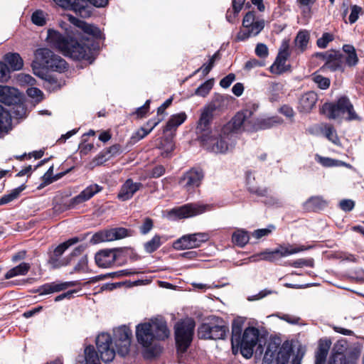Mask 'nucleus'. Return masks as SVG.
Returning a JSON list of instances; mask_svg holds the SVG:
<instances>
[{
  "mask_svg": "<svg viewBox=\"0 0 364 364\" xmlns=\"http://www.w3.org/2000/svg\"><path fill=\"white\" fill-rule=\"evenodd\" d=\"M68 20L75 28L69 26L65 22L60 23V27L65 31V35L53 30H48L47 41L55 49L61 52L64 55L75 60H88L92 55V48L90 45L81 43L77 41L76 28L85 34L99 38L101 37V31L94 25L89 24L80 20L72 15H67Z\"/></svg>",
  "mask_w": 364,
  "mask_h": 364,
  "instance_id": "1",
  "label": "nucleus"
},
{
  "mask_svg": "<svg viewBox=\"0 0 364 364\" xmlns=\"http://www.w3.org/2000/svg\"><path fill=\"white\" fill-rule=\"evenodd\" d=\"M232 353L239 352L245 358L264 353L262 364H301L306 346L301 343H231Z\"/></svg>",
  "mask_w": 364,
  "mask_h": 364,
  "instance_id": "2",
  "label": "nucleus"
},
{
  "mask_svg": "<svg viewBox=\"0 0 364 364\" xmlns=\"http://www.w3.org/2000/svg\"><path fill=\"white\" fill-rule=\"evenodd\" d=\"M116 344L117 343H96V348L93 345L86 346L83 352L76 357V364H101L100 357L104 363L111 362L116 355Z\"/></svg>",
  "mask_w": 364,
  "mask_h": 364,
  "instance_id": "3",
  "label": "nucleus"
},
{
  "mask_svg": "<svg viewBox=\"0 0 364 364\" xmlns=\"http://www.w3.org/2000/svg\"><path fill=\"white\" fill-rule=\"evenodd\" d=\"M170 336L166 322L162 319L153 318L136 326L137 341H164Z\"/></svg>",
  "mask_w": 364,
  "mask_h": 364,
  "instance_id": "4",
  "label": "nucleus"
},
{
  "mask_svg": "<svg viewBox=\"0 0 364 364\" xmlns=\"http://www.w3.org/2000/svg\"><path fill=\"white\" fill-rule=\"evenodd\" d=\"M229 127H223L220 132L202 134L201 139L205 148L215 153H225L235 146V137L228 133Z\"/></svg>",
  "mask_w": 364,
  "mask_h": 364,
  "instance_id": "5",
  "label": "nucleus"
},
{
  "mask_svg": "<svg viewBox=\"0 0 364 364\" xmlns=\"http://www.w3.org/2000/svg\"><path fill=\"white\" fill-rule=\"evenodd\" d=\"M323 114L331 119L345 118L346 120H359L353 106L346 97L339 98L336 102L325 103L323 105Z\"/></svg>",
  "mask_w": 364,
  "mask_h": 364,
  "instance_id": "6",
  "label": "nucleus"
},
{
  "mask_svg": "<svg viewBox=\"0 0 364 364\" xmlns=\"http://www.w3.org/2000/svg\"><path fill=\"white\" fill-rule=\"evenodd\" d=\"M360 348L350 346L348 343H335L328 364H356Z\"/></svg>",
  "mask_w": 364,
  "mask_h": 364,
  "instance_id": "7",
  "label": "nucleus"
},
{
  "mask_svg": "<svg viewBox=\"0 0 364 364\" xmlns=\"http://www.w3.org/2000/svg\"><path fill=\"white\" fill-rule=\"evenodd\" d=\"M316 56L325 60V64L320 68L321 71H341L345 69L343 53L339 51L329 50L323 53H318Z\"/></svg>",
  "mask_w": 364,
  "mask_h": 364,
  "instance_id": "8",
  "label": "nucleus"
},
{
  "mask_svg": "<svg viewBox=\"0 0 364 364\" xmlns=\"http://www.w3.org/2000/svg\"><path fill=\"white\" fill-rule=\"evenodd\" d=\"M252 112L245 109L237 112L232 120L224 127H229L228 133L235 136L234 132L242 130L250 131L252 129Z\"/></svg>",
  "mask_w": 364,
  "mask_h": 364,
  "instance_id": "9",
  "label": "nucleus"
},
{
  "mask_svg": "<svg viewBox=\"0 0 364 364\" xmlns=\"http://www.w3.org/2000/svg\"><path fill=\"white\" fill-rule=\"evenodd\" d=\"M204 177V173L200 168H193L186 171L179 179V185L187 192H193L198 188Z\"/></svg>",
  "mask_w": 364,
  "mask_h": 364,
  "instance_id": "10",
  "label": "nucleus"
},
{
  "mask_svg": "<svg viewBox=\"0 0 364 364\" xmlns=\"http://www.w3.org/2000/svg\"><path fill=\"white\" fill-rule=\"evenodd\" d=\"M208 240V235L198 232L182 236L173 243V247L176 250H186L196 248L203 242Z\"/></svg>",
  "mask_w": 364,
  "mask_h": 364,
  "instance_id": "11",
  "label": "nucleus"
},
{
  "mask_svg": "<svg viewBox=\"0 0 364 364\" xmlns=\"http://www.w3.org/2000/svg\"><path fill=\"white\" fill-rule=\"evenodd\" d=\"M210 210L211 206L210 205L188 203L172 209L170 211V214L175 215L178 218H186L202 214Z\"/></svg>",
  "mask_w": 364,
  "mask_h": 364,
  "instance_id": "12",
  "label": "nucleus"
},
{
  "mask_svg": "<svg viewBox=\"0 0 364 364\" xmlns=\"http://www.w3.org/2000/svg\"><path fill=\"white\" fill-rule=\"evenodd\" d=\"M304 250H306V248L304 247H294L291 245H280L277 249L273 251H264L261 252L259 256L260 259L274 262L280 257L296 254Z\"/></svg>",
  "mask_w": 364,
  "mask_h": 364,
  "instance_id": "13",
  "label": "nucleus"
},
{
  "mask_svg": "<svg viewBox=\"0 0 364 364\" xmlns=\"http://www.w3.org/2000/svg\"><path fill=\"white\" fill-rule=\"evenodd\" d=\"M228 332V329L224 326H210L203 323L198 328V335L200 339L207 340H224Z\"/></svg>",
  "mask_w": 364,
  "mask_h": 364,
  "instance_id": "14",
  "label": "nucleus"
},
{
  "mask_svg": "<svg viewBox=\"0 0 364 364\" xmlns=\"http://www.w3.org/2000/svg\"><path fill=\"white\" fill-rule=\"evenodd\" d=\"M195 323L192 320L177 322L175 325V341H192Z\"/></svg>",
  "mask_w": 364,
  "mask_h": 364,
  "instance_id": "15",
  "label": "nucleus"
},
{
  "mask_svg": "<svg viewBox=\"0 0 364 364\" xmlns=\"http://www.w3.org/2000/svg\"><path fill=\"white\" fill-rule=\"evenodd\" d=\"M142 188L143 184L141 183L134 182L132 178H128L121 186L117 198L122 201H127L131 199Z\"/></svg>",
  "mask_w": 364,
  "mask_h": 364,
  "instance_id": "16",
  "label": "nucleus"
},
{
  "mask_svg": "<svg viewBox=\"0 0 364 364\" xmlns=\"http://www.w3.org/2000/svg\"><path fill=\"white\" fill-rule=\"evenodd\" d=\"M117 258V250H102L96 253L95 259L98 267L107 268L112 266Z\"/></svg>",
  "mask_w": 364,
  "mask_h": 364,
  "instance_id": "17",
  "label": "nucleus"
},
{
  "mask_svg": "<svg viewBox=\"0 0 364 364\" xmlns=\"http://www.w3.org/2000/svg\"><path fill=\"white\" fill-rule=\"evenodd\" d=\"M77 282L72 281V282H50L46 283L38 287L36 292H38L40 295L49 294L55 292H59L63 290L67 289L69 287H75L77 284Z\"/></svg>",
  "mask_w": 364,
  "mask_h": 364,
  "instance_id": "18",
  "label": "nucleus"
},
{
  "mask_svg": "<svg viewBox=\"0 0 364 364\" xmlns=\"http://www.w3.org/2000/svg\"><path fill=\"white\" fill-rule=\"evenodd\" d=\"M264 23V20L262 18L256 20L252 24H250V27L240 30L237 34L236 39L243 41L251 36L258 35L263 30Z\"/></svg>",
  "mask_w": 364,
  "mask_h": 364,
  "instance_id": "19",
  "label": "nucleus"
},
{
  "mask_svg": "<svg viewBox=\"0 0 364 364\" xmlns=\"http://www.w3.org/2000/svg\"><path fill=\"white\" fill-rule=\"evenodd\" d=\"M317 100L318 96L315 92H307L299 98L297 109L300 112L309 113L315 107Z\"/></svg>",
  "mask_w": 364,
  "mask_h": 364,
  "instance_id": "20",
  "label": "nucleus"
},
{
  "mask_svg": "<svg viewBox=\"0 0 364 364\" xmlns=\"http://www.w3.org/2000/svg\"><path fill=\"white\" fill-rule=\"evenodd\" d=\"M102 190V187L98 184H91L82 191H81L77 196L73 198L70 200V204L74 206L90 200L96 193L100 192Z\"/></svg>",
  "mask_w": 364,
  "mask_h": 364,
  "instance_id": "21",
  "label": "nucleus"
},
{
  "mask_svg": "<svg viewBox=\"0 0 364 364\" xmlns=\"http://www.w3.org/2000/svg\"><path fill=\"white\" fill-rule=\"evenodd\" d=\"M20 101L18 90L9 86L0 85V102L11 105L17 104Z\"/></svg>",
  "mask_w": 364,
  "mask_h": 364,
  "instance_id": "22",
  "label": "nucleus"
},
{
  "mask_svg": "<svg viewBox=\"0 0 364 364\" xmlns=\"http://www.w3.org/2000/svg\"><path fill=\"white\" fill-rule=\"evenodd\" d=\"M58 6L75 11L82 18L89 17L88 12L82 8L80 0H53Z\"/></svg>",
  "mask_w": 364,
  "mask_h": 364,
  "instance_id": "23",
  "label": "nucleus"
},
{
  "mask_svg": "<svg viewBox=\"0 0 364 364\" xmlns=\"http://www.w3.org/2000/svg\"><path fill=\"white\" fill-rule=\"evenodd\" d=\"M54 53L48 48H39L35 53V61L33 62V70H35L37 68L41 67L45 68L52 58Z\"/></svg>",
  "mask_w": 364,
  "mask_h": 364,
  "instance_id": "24",
  "label": "nucleus"
},
{
  "mask_svg": "<svg viewBox=\"0 0 364 364\" xmlns=\"http://www.w3.org/2000/svg\"><path fill=\"white\" fill-rule=\"evenodd\" d=\"M215 110L214 105H209L203 110L197 125L198 132H204L208 130L213 119V112Z\"/></svg>",
  "mask_w": 364,
  "mask_h": 364,
  "instance_id": "25",
  "label": "nucleus"
},
{
  "mask_svg": "<svg viewBox=\"0 0 364 364\" xmlns=\"http://www.w3.org/2000/svg\"><path fill=\"white\" fill-rule=\"evenodd\" d=\"M143 355L146 358H151L159 355L162 350L159 343H139Z\"/></svg>",
  "mask_w": 364,
  "mask_h": 364,
  "instance_id": "26",
  "label": "nucleus"
},
{
  "mask_svg": "<svg viewBox=\"0 0 364 364\" xmlns=\"http://www.w3.org/2000/svg\"><path fill=\"white\" fill-rule=\"evenodd\" d=\"M328 205V202L321 196H312L304 203V208L308 211H316L322 210Z\"/></svg>",
  "mask_w": 364,
  "mask_h": 364,
  "instance_id": "27",
  "label": "nucleus"
},
{
  "mask_svg": "<svg viewBox=\"0 0 364 364\" xmlns=\"http://www.w3.org/2000/svg\"><path fill=\"white\" fill-rule=\"evenodd\" d=\"M343 58H344L345 66L353 67L358 63V58L355 48L351 45H344L343 46Z\"/></svg>",
  "mask_w": 364,
  "mask_h": 364,
  "instance_id": "28",
  "label": "nucleus"
},
{
  "mask_svg": "<svg viewBox=\"0 0 364 364\" xmlns=\"http://www.w3.org/2000/svg\"><path fill=\"white\" fill-rule=\"evenodd\" d=\"M11 129V117L0 105V137L7 134Z\"/></svg>",
  "mask_w": 364,
  "mask_h": 364,
  "instance_id": "29",
  "label": "nucleus"
},
{
  "mask_svg": "<svg viewBox=\"0 0 364 364\" xmlns=\"http://www.w3.org/2000/svg\"><path fill=\"white\" fill-rule=\"evenodd\" d=\"M320 129L321 134L325 136L330 141L336 146H341V143L338 136L337 132L332 124H322L321 125Z\"/></svg>",
  "mask_w": 364,
  "mask_h": 364,
  "instance_id": "30",
  "label": "nucleus"
},
{
  "mask_svg": "<svg viewBox=\"0 0 364 364\" xmlns=\"http://www.w3.org/2000/svg\"><path fill=\"white\" fill-rule=\"evenodd\" d=\"M310 40V33L306 30L299 31L295 38L294 44L295 47L300 52L305 51L307 48Z\"/></svg>",
  "mask_w": 364,
  "mask_h": 364,
  "instance_id": "31",
  "label": "nucleus"
},
{
  "mask_svg": "<svg viewBox=\"0 0 364 364\" xmlns=\"http://www.w3.org/2000/svg\"><path fill=\"white\" fill-rule=\"evenodd\" d=\"M331 343H319L315 352V364H325Z\"/></svg>",
  "mask_w": 364,
  "mask_h": 364,
  "instance_id": "32",
  "label": "nucleus"
},
{
  "mask_svg": "<svg viewBox=\"0 0 364 364\" xmlns=\"http://www.w3.org/2000/svg\"><path fill=\"white\" fill-rule=\"evenodd\" d=\"M114 338L118 341H131L132 331L129 327L123 325L113 330Z\"/></svg>",
  "mask_w": 364,
  "mask_h": 364,
  "instance_id": "33",
  "label": "nucleus"
},
{
  "mask_svg": "<svg viewBox=\"0 0 364 364\" xmlns=\"http://www.w3.org/2000/svg\"><path fill=\"white\" fill-rule=\"evenodd\" d=\"M186 117L187 116L185 112L172 115L166 123L164 132H170L176 129L185 122Z\"/></svg>",
  "mask_w": 364,
  "mask_h": 364,
  "instance_id": "34",
  "label": "nucleus"
},
{
  "mask_svg": "<svg viewBox=\"0 0 364 364\" xmlns=\"http://www.w3.org/2000/svg\"><path fill=\"white\" fill-rule=\"evenodd\" d=\"M45 68L51 71L62 73L67 68V63L61 57L54 55Z\"/></svg>",
  "mask_w": 364,
  "mask_h": 364,
  "instance_id": "35",
  "label": "nucleus"
},
{
  "mask_svg": "<svg viewBox=\"0 0 364 364\" xmlns=\"http://www.w3.org/2000/svg\"><path fill=\"white\" fill-rule=\"evenodd\" d=\"M4 60L9 64L12 70H19L23 66V61L18 53H7Z\"/></svg>",
  "mask_w": 364,
  "mask_h": 364,
  "instance_id": "36",
  "label": "nucleus"
},
{
  "mask_svg": "<svg viewBox=\"0 0 364 364\" xmlns=\"http://www.w3.org/2000/svg\"><path fill=\"white\" fill-rule=\"evenodd\" d=\"M31 268V265L26 262H22L19 265L9 269L5 274L6 279H11L17 276L26 275Z\"/></svg>",
  "mask_w": 364,
  "mask_h": 364,
  "instance_id": "37",
  "label": "nucleus"
},
{
  "mask_svg": "<svg viewBox=\"0 0 364 364\" xmlns=\"http://www.w3.org/2000/svg\"><path fill=\"white\" fill-rule=\"evenodd\" d=\"M282 120L277 117H269L266 119H262L255 124H252V129H267L274 127L276 124H281Z\"/></svg>",
  "mask_w": 364,
  "mask_h": 364,
  "instance_id": "38",
  "label": "nucleus"
},
{
  "mask_svg": "<svg viewBox=\"0 0 364 364\" xmlns=\"http://www.w3.org/2000/svg\"><path fill=\"white\" fill-rule=\"evenodd\" d=\"M249 240V234L244 230L238 229L232 233V241L238 247H245V245L248 242Z\"/></svg>",
  "mask_w": 364,
  "mask_h": 364,
  "instance_id": "39",
  "label": "nucleus"
},
{
  "mask_svg": "<svg viewBox=\"0 0 364 364\" xmlns=\"http://www.w3.org/2000/svg\"><path fill=\"white\" fill-rule=\"evenodd\" d=\"M163 238L164 237L159 235H154L150 240L144 244L145 252L150 254L156 251L162 245L164 242Z\"/></svg>",
  "mask_w": 364,
  "mask_h": 364,
  "instance_id": "40",
  "label": "nucleus"
},
{
  "mask_svg": "<svg viewBox=\"0 0 364 364\" xmlns=\"http://www.w3.org/2000/svg\"><path fill=\"white\" fill-rule=\"evenodd\" d=\"M244 321L239 318L235 319L232 323V338L230 341H240Z\"/></svg>",
  "mask_w": 364,
  "mask_h": 364,
  "instance_id": "41",
  "label": "nucleus"
},
{
  "mask_svg": "<svg viewBox=\"0 0 364 364\" xmlns=\"http://www.w3.org/2000/svg\"><path fill=\"white\" fill-rule=\"evenodd\" d=\"M283 90L282 84L279 82H272L269 87V98L271 102L279 100L280 94Z\"/></svg>",
  "mask_w": 364,
  "mask_h": 364,
  "instance_id": "42",
  "label": "nucleus"
},
{
  "mask_svg": "<svg viewBox=\"0 0 364 364\" xmlns=\"http://www.w3.org/2000/svg\"><path fill=\"white\" fill-rule=\"evenodd\" d=\"M259 331L255 327H247L245 329L240 341H259Z\"/></svg>",
  "mask_w": 364,
  "mask_h": 364,
  "instance_id": "43",
  "label": "nucleus"
},
{
  "mask_svg": "<svg viewBox=\"0 0 364 364\" xmlns=\"http://www.w3.org/2000/svg\"><path fill=\"white\" fill-rule=\"evenodd\" d=\"M213 85V79L206 80L196 90L195 95L203 97H206L212 90Z\"/></svg>",
  "mask_w": 364,
  "mask_h": 364,
  "instance_id": "44",
  "label": "nucleus"
},
{
  "mask_svg": "<svg viewBox=\"0 0 364 364\" xmlns=\"http://www.w3.org/2000/svg\"><path fill=\"white\" fill-rule=\"evenodd\" d=\"M109 241L120 240L128 236V230L124 228L108 230Z\"/></svg>",
  "mask_w": 364,
  "mask_h": 364,
  "instance_id": "45",
  "label": "nucleus"
},
{
  "mask_svg": "<svg viewBox=\"0 0 364 364\" xmlns=\"http://www.w3.org/2000/svg\"><path fill=\"white\" fill-rule=\"evenodd\" d=\"M80 3H82V8L88 12L90 17L92 14V10L88 6L89 3L96 7H104L107 4L108 0H80Z\"/></svg>",
  "mask_w": 364,
  "mask_h": 364,
  "instance_id": "46",
  "label": "nucleus"
},
{
  "mask_svg": "<svg viewBox=\"0 0 364 364\" xmlns=\"http://www.w3.org/2000/svg\"><path fill=\"white\" fill-rule=\"evenodd\" d=\"M312 80L317 84L318 87L322 90H326L330 86V80L328 77L318 75L316 73L311 75Z\"/></svg>",
  "mask_w": 364,
  "mask_h": 364,
  "instance_id": "47",
  "label": "nucleus"
},
{
  "mask_svg": "<svg viewBox=\"0 0 364 364\" xmlns=\"http://www.w3.org/2000/svg\"><path fill=\"white\" fill-rule=\"evenodd\" d=\"M110 156H107L105 151L99 153L90 163V168H94L95 166H101L109 159Z\"/></svg>",
  "mask_w": 364,
  "mask_h": 364,
  "instance_id": "48",
  "label": "nucleus"
},
{
  "mask_svg": "<svg viewBox=\"0 0 364 364\" xmlns=\"http://www.w3.org/2000/svg\"><path fill=\"white\" fill-rule=\"evenodd\" d=\"M161 122V119H159L157 122H153V125L150 128H144L141 127L139 130L136 132L134 135L132 136L136 141L141 140L144 139L146 136H147L153 129Z\"/></svg>",
  "mask_w": 364,
  "mask_h": 364,
  "instance_id": "49",
  "label": "nucleus"
},
{
  "mask_svg": "<svg viewBox=\"0 0 364 364\" xmlns=\"http://www.w3.org/2000/svg\"><path fill=\"white\" fill-rule=\"evenodd\" d=\"M24 188H25V186H19L18 188L14 189L10 194L4 196L0 199V205L9 203L11 201H12L13 200H14L15 198H16L18 196L19 193L23 190H24Z\"/></svg>",
  "mask_w": 364,
  "mask_h": 364,
  "instance_id": "50",
  "label": "nucleus"
},
{
  "mask_svg": "<svg viewBox=\"0 0 364 364\" xmlns=\"http://www.w3.org/2000/svg\"><path fill=\"white\" fill-rule=\"evenodd\" d=\"M46 14L41 10H37L33 13L31 16L32 22L38 26H43L46 23Z\"/></svg>",
  "mask_w": 364,
  "mask_h": 364,
  "instance_id": "51",
  "label": "nucleus"
},
{
  "mask_svg": "<svg viewBox=\"0 0 364 364\" xmlns=\"http://www.w3.org/2000/svg\"><path fill=\"white\" fill-rule=\"evenodd\" d=\"M334 40V35L331 33H323L322 36L317 39L316 45L320 48H326L328 43Z\"/></svg>",
  "mask_w": 364,
  "mask_h": 364,
  "instance_id": "52",
  "label": "nucleus"
},
{
  "mask_svg": "<svg viewBox=\"0 0 364 364\" xmlns=\"http://www.w3.org/2000/svg\"><path fill=\"white\" fill-rule=\"evenodd\" d=\"M92 244H97L103 242H109L108 230L100 231L94 234L90 240Z\"/></svg>",
  "mask_w": 364,
  "mask_h": 364,
  "instance_id": "53",
  "label": "nucleus"
},
{
  "mask_svg": "<svg viewBox=\"0 0 364 364\" xmlns=\"http://www.w3.org/2000/svg\"><path fill=\"white\" fill-rule=\"evenodd\" d=\"M27 95L35 100L36 103H39L43 100L44 95L43 92L37 87H30L26 90Z\"/></svg>",
  "mask_w": 364,
  "mask_h": 364,
  "instance_id": "54",
  "label": "nucleus"
},
{
  "mask_svg": "<svg viewBox=\"0 0 364 364\" xmlns=\"http://www.w3.org/2000/svg\"><path fill=\"white\" fill-rule=\"evenodd\" d=\"M154 227V221L150 218H145L139 227V231L142 235L148 234Z\"/></svg>",
  "mask_w": 364,
  "mask_h": 364,
  "instance_id": "55",
  "label": "nucleus"
},
{
  "mask_svg": "<svg viewBox=\"0 0 364 364\" xmlns=\"http://www.w3.org/2000/svg\"><path fill=\"white\" fill-rule=\"evenodd\" d=\"M363 14V9L360 6L353 5L350 6V14L348 20L350 23H354L359 18V16Z\"/></svg>",
  "mask_w": 364,
  "mask_h": 364,
  "instance_id": "56",
  "label": "nucleus"
},
{
  "mask_svg": "<svg viewBox=\"0 0 364 364\" xmlns=\"http://www.w3.org/2000/svg\"><path fill=\"white\" fill-rule=\"evenodd\" d=\"M317 0H296V4L304 12H309Z\"/></svg>",
  "mask_w": 364,
  "mask_h": 364,
  "instance_id": "57",
  "label": "nucleus"
},
{
  "mask_svg": "<svg viewBox=\"0 0 364 364\" xmlns=\"http://www.w3.org/2000/svg\"><path fill=\"white\" fill-rule=\"evenodd\" d=\"M259 19L257 18L254 11H248L243 18L242 26L244 28L250 27L256 20Z\"/></svg>",
  "mask_w": 364,
  "mask_h": 364,
  "instance_id": "58",
  "label": "nucleus"
},
{
  "mask_svg": "<svg viewBox=\"0 0 364 364\" xmlns=\"http://www.w3.org/2000/svg\"><path fill=\"white\" fill-rule=\"evenodd\" d=\"M286 61L284 60L276 58L274 63L270 67V71L272 73L279 74L284 70V66Z\"/></svg>",
  "mask_w": 364,
  "mask_h": 364,
  "instance_id": "59",
  "label": "nucleus"
},
{
  "mask_svg": "<svg viewBox=\"0 0 364 364\" xmlns=\"http://www.w3.org/2000/svg\"><path fill=\"white\" fill-rule=\"evenodd\" d=\"M161 149H164V151L161 153V155L164 157H167L170 153H171L174 149V144L171 140L166 139L164 144H162Z\"/></svg>",
  "mask_w": 364,
  "mask_h": 364,
  "instance_id": "60",
  "label": "nucleus"
},
{
  "mask_svg": "<svg viewBox=\"0 0 364 364\" xmlns=\"http://www.w3.org/2000/svg\"><path fill=\"white\" fill-rule=\"evenodd\" d=\"M10 70L7 65L0 62V82H5L10 77Z\"/></svg>",
  "mask_w": 364,
  "mask_h": 364,
  "instance_id": "61",
  "label": "nucleus"
},
{
  "mask_svg": "<svg viewBox=\"0 0 364 364\" xmlns=\"http://www.w3.org/2000/svg\"><path fill=\"white\" fill-rule=\"evenodd\" d=\"M264 65V62L263 60H259L255 58L250 59L246 62L245 68L247 70H250L257 67H262Z\"/></svg>",
  "mask_w": 364,
  "mask_h": 364,
  "instance_id": "62",
  "label": "nucleus"
},
{
  "mask_svg": "<svg viewBox=\"0 0 364 364\" xmlns=\"http://www.w3.org/2000/svg\"><path fill=\"white\" fill-rule=\"evenodd\" d=\"M256 55L262 58H264L268 55V48L264 43H258L255 48Z\"/></svg>",
  "mask_w": 364,
  "mask_h": 364,
  "instance_id": "63",
  "label": "nucleus"
},
{
  "mask_svg": "<svg viewBox=\"0 0 364 364\" xmlns=\"http://www.w3.org/2000/svg\"><path fill=\"white\" fill-rule=\"evenodd\" d=\"M235 80V75L233 73H230L225 77H223L220 82V85L223 88H228Z\"/></svg>",
  "mask_w": 364,
  "mask_h": 364,
  "instance_id": "64",
  "label": "nucleus"
}]
</instances>
